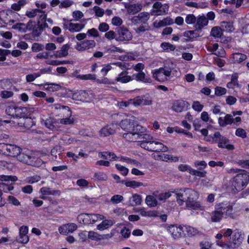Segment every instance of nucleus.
Returning <instances> with one entry per match:
<instances>
[{
	"instance_id": "obj_1",
	"label": "nucleus",
	"mask_w": 249,
	"mask_h": 249,
	"mask_svg": "<svg viewBox=\"0 0 249 249\" xmlns=\"http://www.w3.org/2000/svg\"><path fill=\"white\" fill-rule=\"evenodd\" d=\"M230 174L237 173L233 178L232 185L236 191L242 190L249 182V175L247 171L237 168H231L228 170Z\"/></svg>"
},
{
	"instance_id": "obj_2",
	"label": "nucleus",
	"mask_w": 249,
	"mask_h": 249,
	"mask_svg": "<svg viewBox=\"0 0 249 249\" xmlns=\"http://www.w3.org/2000/svg\"><path fill=\"white\" fill-rule=\"evenodd\" d=\"M120 126L124 130L127 132L123 134V137L127 139L128 137L132 139L134 137V134L137 132H142L144 129L142 127L139 125L137 122L130 119H125L122 120L120 123Z\"/></svg>"
},
{
	"instance_id": "obj_3",
	"label": "nucleus",
	"mask_w": 249,
	"mask_h": 249,
	"mask_svg": "<svg viewBox=\"0 0 249 249\" xmlns=\"http://www.w3.org/2000/svg\"><path fill=\"white\" fill-rule=\"evenodd\" d=\"M7 115L12 116L14 118H31V110L26 107H18L11 105L7 107L5 110Z\"/></svg>"
},
{
	"instance_id": "obj_4",
	"label": "nucleus",
	"mask_w": 249,
	"mask_h": 249,
	"mask_svg": "<svg viewBox=\"0 0 249 249\" xmlns=\"http://www.w3.org/2000/svg\"><path fill=\"white\" fill-rule=\"evenodd\" d=\"M243 239V235L241 231L238 230L234 231L232 237H230L228 242L221 240V241H217L216 244L219 246L226 249H234L242 243Z\"/></svg>"
},
{
	"instance_id": "obj_5",
	"label": "nucleus",
	"mask_w": 249,
	"mask_h": 249,
	"mask_svg": "<svg viewBox=\"0 0 249 249\" xmlns=\"http://www.w3.org/2000/svg\"><path fill=\"white\" fill-rule=\"evenodd\" d=\"M17 159L20 162L37 167L41 166L43 163L41 159L33 156L32 154L28 151L20 152Z\"/></svg>"
},
{
	"instance_id": "obj_6",
	"label": "nucleus",
	"mask_w": 249,
	"mask_h": 249,
	"mask_svg": "<svg viewBox=\"0 0 249 249\" xmlns=\"http://www.w3.org/2000/svg\"><path fill=\"white\" fill-rule=\"evenodd\" d=\"M172 70L170 67L164 66V67L155 70L153 73V76L159 81L163 82L167 80V77L170 76Z\"/></svg>"
},
{
	"instance_id": "obj_7",
	"label": "nucleus",
	"mask_w": 249,
	"mask_h": 249,
	"mask_svg": "<svg viewBox=\"0 0 249 249\" xmlns=\"http://www.w3.org/2000/svg\"><path fill=\"white\" fill-rule=\"evenodd\" d=\"M104 216L99 214L82 213L78 215V218L82 219L84 224H89L95 223L99 219H104Z\"/></svg>"
},
{
	"instance_id": "obj_8",
	"label": "nucleus",
	"mask_w": 249,
	"mask_h": 249,
	"mask_svg": "<svg viewBox=\"0 0 249 249\" xmlns=\"http://www.w3.org/2000/svg\"><path fill=\"white\" fill-rule=\"evenodd\" d=\"M189 188H185L184 189H175L173 191L176 196L177 201L179 205H182L184 202H186L187 196H190L189 193Z\"/></svg>"
},
{
	"instance_id": "obj_9",
	"label": "nucleus",
	"mask_w": 249,
	"mask_h": 249,
	"mask_svg": "<svg viewBox=\"0 0 249 249\" xmlns=\"http://www.w3.org/2000/svg\"><path fill=\"white\" fill-rule=\"evenodd\" d=\"M216 209L218 210L219 212L221 213L222 216L225 215L233 218L232 213V206L229 203H221L216 206Z\"/></svg>"
},
{
	"instance_id": "obj_10",
	"label": "nucleus",
	"mask_w": 249,
	"mask_h": 249,
	"mask_svg": "<svg viewBox=\"0 0 249 249\" xmlns=\"http://www.w3.org/2000/svg\"><path fill=\"white\" fill-rule=\"evenodd\" d=\"M117 36L116 37L117 41H129L132 38L131 33L126 28H120L117 30Z\"/></svg>"
},
{
	"instance_id": "obj_11",
	"label": "nucleus",
	"mask_w": 249,
	"mask_h": 249,
	"mask_svg": "<svg viewBox=\"0 0 249 249\" xmlns=\"http://www.w3.org/2000/svg\"><path fill=\"white\" fill-rule=\"evenodd\" d=\"M183 231L184 236L192 237L198 236L201 237L205 236V234L202 232L190 226H183Z\"/></svg>"
},
{
	"instance_id": "obj_12",
	"label": "nucleus",
	"mask_w": 249,
	"mask_h": 249,
	"mask_svg": "<svg viewBox=\"0 0 249 249\" xmlns=\"http://www.w3.org/2000/svg\"><path fill=\"white\" fill-rule=\"evenodd\" d=\"M46 17H43L41 19V22L39 20L38 23L35 25L33 28L32 35L34 36H39L42 33L44 29L48 27V24L46 23Z\"/></svg>"
},
{
	"instance_id": "obj_13",
	"label": "nucleus",
	"mask_w": 249,
	"mask_h": 249,
	"mask_svg": "<svg viewBox=\"0 0 249 249\" xmlns=\"http://www.w3.org/2000/svg\"><path fill=\"white\" fill-rule=\"evenodd\" d=\"M77 228V225L73 223L62 225L58 228L59 233L63 235H67L73 232Z\"/></svg>"
},
{
	"instance_id": "obj_14",
	"label": "nucleus",
	"mask_w": 249,
	"mask_h": 249,
	"mask_svg": "<svg viewBox=\"0 0 249 249\" xmlns=\"http://www.w3.org/2000/svg\"><path fill=\"white\" fill-rule=\"evenodd\" d=\"M168 231L171 234L175 239H178L183 236V226L171 225L168 229Z\"/></svg>"
},
{
	"instance_id": "obj_15",
	"label": "nucleus",
	"mask_w": 249,
	"mask_h": 249,
	"mask_svg": "<svg viewBox=\"0 0 249 249\" xmlns=\"http://www.w3.org/2000/svg\"><path fill=\"white\" fill-rule=\"evenodd\" d=\"M213 142H218V146L219 148H224L225 145L229 142V140L225 137L222 136L219 132H215L212 137Z\"/></svg>"
},
{
	"instance_id": "obj_16",
	"label": "nucleus",
	"mask_w": 249,
	"mask_h": 249,
	"mask_svg": "<svg viewBox=\"0 0 249 249\" xmlns=\"http://www.w3.org/2000/svg\"><path fill=\"white\" fill-rule=\"evenodd\" d=\"M96 43L93 40H86L82 42L81 43H77L75 48L79 51H84L93 48L95 46Z\"/></svg>"
},
{
	"instance_id": "obj_17",
	"label": "nucleus",
	"mask_w": 249,
	"mask_h": 249,
	"mask_svg": "<svg viewBox=\"0 0 249 249\" xmlns=\"http://www.w3.org/2000/svg\"><path fill=\"white\" fill-rule=\"evenodd\" d=\"M188 106V103L182 100H176L172 106L173 109L177 112H181L186 109Z\"/></svg>"
},
{
	"instance_id": "obj_18",
	"label": "nucleus",
	"mask_w": 249,
	"mask_h": 249,
	"mask_svg": "<svg viewBox=\"0 0 249 249\" xmlns=\"http://www.w3.org/2000/svg\"><path fill=\"white\" fill-rule=\"evenodd\" d=\"M151 147L153 148L150 151L155 152H166L168 150V147L162 143L153 140L151 142Z\"/></svg>"
},
{
	"instance_id": "obj_19",
	"label": "nucleus",
	"mask_w": 249,
	"mask_h": 249,
	"mask_svg": "<svg viewBox=\"0 0 249 249\" xmlns=\"http://www.w3.org/2000/svg\"><path fill=\"white\" fill-rule=\"evenodd\" d=\"M218 124L221 127H225L227 125L231 124L232 123L234 124V119L231 114H227L225 115V117H219L218 118Z\"/></svg>"
},
{
	"instance_id": "obj_20",
	"label": "nucleus",
	"mask_w": 249,
	"mask_h": 249,
	"mask_svg": "<svg viewBox=\"0 0 249 249\" xmlns=\"http://www.w3.org/2000/svg\"><path fill=\"white\" fill-rule=\"evenodd\" d=\"M208 18H206V17H199L196 20V23L195 27L197 30H200L202 27L207 25L208 19L213 20L215 17H207Z\"/></svg>"
},
{
	"instance_id": "obj_21",
	"label": "nucleus",
	"mask_w": 249,
	"mask_h": 249,
	"mask_svg": "<svg viewBox=\"0 0 249 249\" xmlns=\"http://www.w3.org/2000/svg\"><path fill=\"white\" fill-rule=\"evenodd\" d=\"M128 71H122L116 78L115 81L123 84L129 82L131 81L132 79L131 76L128 75Z\"/></svg>"
},
{
	"instance_id": "obj_22",
	"label": "nucleus",
	"mask_w": 249,
	"mask_h": 249,
	"mask_svg": "<svg viewBox=\"0 0 249 249\" xmlns=\"http://www.w3.org/2000/svg\"><path fill=\"white\" fill-rule=\"evenodd\" d=\"M132 80L135 79L137 81H142L144 83H151L152 82L151 78L146 77L145 73L142 71L133 74L132 76Z\"/></svg>"
},
{
	"instance_id": "obj_23",
	"label": "nucleus",
	"mask_w": 249,
	"mask_h": 249,
	"mask_svg": "<svg viewBox=\"0 0 249 249\" xmlns=\"http://www.w3.org/2000/svg\"><path fill=\"white\" fill-rule=\"evenodd\" d=\"M89 97V94L85 90H80L73 93L72 98L75 100L84 101Z\"/></svg>"
},
{
	"instance_id": "obj_24",
	"label": "nucleus",
	"mask_w": 249,
	"mask_h": 249,
	"mask_svg": "<svg viewBox=\"0 0 249 249\" xmlns=\"http://www.w3.org/2000/svg\"><path fill=\"white\" fill-rule=\"evenodd\" d=\"M70 49V45L68 44L63 45L60 50L55 52L53 56L56 58L63 57L68 54V50Z\"/></svg>"
},
{
	"instance_id": "obj_25",
	"label": "nucleus",
	"mask_w": 249,
	"mask_h": 249,
	"mask_svg": "<svg viewBox=\"0 0 249 249\" xmlns=\"http://www.w3.org/2000/svg\"><path fill=\"white\" fill-rule=\"evenodd\" d=\"M21 149L16 145L9 144L8 156L18 157L20 153Z\"/></svg>"
},
{
	"instance_id": "obj_26",
	"label": "nucleus",
	"mask_w": 249,
	"mask_h": 249,
	"mask_svg": "<svg viewBox=\"0 0 249 249\" xmlns=\"http://www.w3.org/2000/svg\"><path fill=\"white\" fill-rule=\"evenodd\" d=\"M142 7L141 4L137 3L131 4L128 6L127 11L128 14L135 15L142 10Z\"/></svg>"
},
{
	"instance_id": "obj_27",
	"label": "nucleus",
	"mask_w": 249,
	"mask_h": 249,
	"mask_svg": "<svg viewBox=\"0 0 249 249\" xmlns=\"http://www.w3.org/2000/svg\"><path fill=\"white\" fill-rule=\"evenodd\" d=\"M141 132H137L135 133L134 138L135 139H142L141 141L142 142H152L154 140V139L152 137L147 134H142Z\"/></svg>"
},
{
	"instance_id": "obj_28",
	"label": "nucleus",
	"mask_w": 249,
	"mask_h": 249,
	"mask_svg": "<svg viewBox=\"0 0 249 249\" xmlns=\"http://www.w3.org/2000/svg\"><path fill=\"white\" fill-rule=\"evenodd\" d=\"M86 21L84 20L80 23H73L71 22L69 23V30L71 32H78L82 29L85 25Z\"/></svg>"
},
{
	"instance_id": "obj_29",
	"label": "nucleus",
	"mask_w": 249,
	"mask_h": 249,
	"mask_svg": "<svg viewBox=\"0 0 249 249\" xmlns=\"http://www.w3.org/2000/svg\"><path fill=\"white\" fill-rule=\"evenodd\" d=\"M174 23L173 20L170 17H167L166 18H164L163 20L159 22H155L154 25L156 28H160L161 27L165 26L167 25H170Z\"/></svg>"
},
{
	"instance_id": "obj_30",
	"label": "nucleus",
	"mask_w": 249,
	"mask_h": 249,
	"mask_svg": "<svg viewBox=\"0 0 249 249\" xmlns=\"http://www.w3.org/2000/svg\"><path fill=\"white\" fill-rule=\"evenodd\" d=\"M196 200L191 201L190 203L186 204V207L189 209L194 210H202V206L198 201H196Z\"/></svg>"
},
{
	"instance_id": "obj_31",
	"label": "nucleus",
	"mask_w": 249,
	"mask_h": 249,
	"mask_svg": "<svg viewBox=\"0 0 249 249\" xmlns=\"http://www.w3.org/2000/svg\"><path fill=\"white\" fill-rule=\"evenodd\" d=\"M196 200L191 201L190 203L186 204V207L189 209L194 210H202V206L198 201H196Z\"/></svg>"
},
{
	"instance_id": "obj_32",
	"label": "nucleus",
	"mask_w": 249,
	"mask_h": 249,
	"mask_svg": "<svg viewBox=\"0 0 249 249\" xmlns=\"http://www.w3.org/2000/svg\"><path fill=\"white\" fill-rule=\"evenodd\" d=\"M99 155L101 158L106 160H116L117 159H118V158L114 153L110 152H101Z\"/></svg>"
},
{
	"instance_id": "obj_33",
	"label": "nucleus",
	"mask_w": 249,
	"mask_h": 249,
	"mask_svg": "<svg viewBox=\"0 0 249 249\" xmlns=\"http://www.w3.org/2000/svg\"><path fill=\"white\" fill-rule=\"evenodd\" d=\"M232 58L234 63H240L246 60L247 57L243 53H236L233 54Z\"/></svg>"
},
{
	"instance_id": "obj_34",
	"label": "nucleus",
	"mask_w": 249,
	"mask_h": 249,
	"mask_svg": "<svg viewBox=\"0 0 249 249\" xmlns=\"http://www.w3.org/2000/svg\"><path fill=\"white\" fill-rule=\"evenodd\" d=\"M121 182L123 184H124L126 187H130L133 188H136L143 185L142 182L136 181L135 180L127 181L122 180Z\"/></svg>"
},
{
	"instance_id": "obj_35",
	"label": "nucleus",
	"mask_w": 249,
	"mask_h": 249,
	"mask_svg": "<svg viewBox=\"0 0 249 249\" xmlns=\"http://www.w3.org/2000/svg\"><path fill=\"white\" fill-rule=\"evenodd\" d=\"M114 223L111 220H105L97 226V229L99 230H104L112 226Z\"/></svg>"
},
{
	"instance_id": "obj_36",
	"label": "nucleus",
	"mask_w": 249,
	"mask_h": 249,
	"mask_svg": "<svg viewBox=\"0 0 249 249\" xmlns=\"http://www.w3.org/2000/svg\"><path fill=\"white\" fill-rule=\"evenodd\" d=\"M40 192L43 195H59V192L56 190H51V188L48 187H42L40 190Z\"/></svg>"
},
{
	"instance_id": "obj_37",
	"label": "nucleus",
	"mask_w": 249,
	"mask_h": 249,
	"mask_svg": "<svg viewBox=\"0 0 249 249\" xmlns=\"http://www.w3.org/2000/svg\"><path fill=\"white\" fill-rule=\"evenodd\" d=\"M132 202L130 200V205L134 206V205H139L141 204L142 201V198L140 195L135 194H134L132 196Z\"/></svg>"
},
{
	"instance_id": "obj_38",
	"label": "nucleus",
	"mask_w": 249,
	"mask_h": 249,
	"mask_svg": "<svg viewBox=\"0 0 249 249\" xmlns=\"http://www.w3.org/2000/svg\"><path fill=\"white\" fill-rule=\"evenodd\" d=\"M189 193L190 194V196H187V199L186 201V204L189 203L191 201L196 200L198 197V194L195 190L190 189Z\"/></svg>"
},
{
	"instance_id": "obj_39",
	"label": "nucleus",
	"mask_w": 249,
	"mask_h": 249,
	"mask_svg": "<svg viewBox=\"0 0 249 249\" xmlns=\"http://www.w3.org/2000/svg\"><path fill=\"white\" fill-rule=\"evenodd\" d=\"M44 124L47 128L51 130H54L56 128L55 127L56 123L55 119L53 118H49V119H46L45 121Z\"/></svg>"
},
{
	"instance_id": "obj_40",
	"label": "nucleus",
	"mask_w": 249,
	"mask_h": 249,
	"mask_svg": "<svg viewBox=\"0 0 249 249\" xmlns=\"http://www.w3.org/2000/svg\"><path fill=\"white\" fill-rule=\"evenodd\" d=\"M145 202L150 207H155L157 205L158 201L156 198L152 196H147L145 199Z\"/></svg>"
},
{
	"instance_id": "obj_41",
	"label": "nucleus",
	"mask_w": 249,
	"mask_h": 249,
	"mask_svg": "<svg viewBox=\"0 0 249 249\" xmlns=\"http://www.w3.org/2000/svg\"><path fill=\"white\" fill-rule=\"evenodd\" d=\"M100 132L101 135L104 137L108 136L115 133L114 130L108 126L103 127Z\"/></svg>"
},
{
	"instance_id": "obj_42",
	"label": "nucleus",
	"mask_w": 249,
	"mask_h": 249,
	"mask_svg": "<svg viewBox=\"0 0 249 249\" xmlns=\"http://www.w3.org/2000/svg\"><path fill=\"white\" fill-rule=\"evenodd\" d=\"M63 150V147L60 144H58L53 147L51 152L52 156L56 157L57 155H60Z\"/></svg>"
},
{
	"instance_id": "obj_43",
	"label": "nucleus",
	"mask_w": 249,
	"mask_h": 249,
	"mask_svg": "<svg viewBox=\"0 0 249 249\" xmlns=\"http://www.w3.org/2000/svg\"><path fill=\"white\" fill-rule=\"evenodd\" d=\"M222 217L221 213L219 212L218 210L216 209V210L212 213L211 219L213 222H219Z\"/></svg>"
},
{
	"instance_id": "obj_44",
	"label": "nucleus",
	"mask_w": 249,
	"mask_h": 249,
	"mask_svg": "<svg viewBox=\"0 0 249 249\" xmlns=\"http://www.w3.org/2000/svg\"><path fill=\"white\" fill-rule=\"evenodd\" d=\"M14 189L13 186L12 184H9L8 183L2 182L0 183V190L4 191L5 193H8Z\"/></svg>"
},
{
	"instance_id": "obj_45",
	"label": "nucleus",
	"mask_w": 249,
	"mask_h": 249,
	"mask_svg": "<svg viewBox=\"0 0 249 249\" xmlns=\"http://www.w3.org/2000/svg\"><path fill=\"white\" fill-rule=\"evenodd\" d=\"M141 100L143 104V106H148L152 104V99L148 94H145L141 96Z\"/></svg>"
},
{
	"instance_id": "obj_46",
	"label": "nucleus",
	"mask_w": 249,
	"mask_h": 249,
	"mask_svg": "<svg viewBox=\"0 0 249 249\" xmlns=\"http://www.w3.org/2000/svg\"><path fill=\"white\" fill-rule=\"evenodd\" d=\"M183 36L189 38V41H192V39L199 36L196 31H187L184 33Z\"/></svg>"
},
{
	"instance_id": "obj_47",
	"label": "nucleus",
	"mask_w": 249,
	"mask_h": 249,
	"mask_svg": "<svg viewBox=\"0 0 249 249\" xmlns=\"http://www.w3.org/2000/svg\"><path fill=\"white\" fill-rule=\"evenodd\" d=\"M211 34L212 36L219 38L223 34L221 28L218 27H213L211 30Z\"/></svg>"
},
{
	"instance_id": "obj_48",
	"label": "nucleus",
	"mask_w": 249,
	"mask_h": 249,
	"mask_svg": "<svg viewBox=\"0 0 249 249\" xmlns=\"http://www.w3.org/2000/svg\"><path fill=\"white\" fill-rule=\"evenodd\" d=\"M18 180V178L16 176H7V175H0V180L2 182H9L11 181L12 182H15Z\"/></svg>"
},
{
	"instance_id": "obj_49",
	"label": "nucleus",
	"mask_w": 249,
	"mask_h": 249,
	"mask_svg": "<svg viewBox=\"0 0 249 249\" xmlns=\"http://www.w3.org/2000/svg\"><path fill=\"white\" fill-rule=\"evenodd\" d=\"M154 157L157 160H161L164 161H169L170 158H171L170 155L162 153L155 155Z\"/></svg>"
},
{
	"instance_id": "obj_50",
	"label": "nucleus",
	"mask_w": 249,
	"mask_h": 249,
	"mask_svg": "<svg viewBox=\"0 0 249 249\" xmlns=\"http://www.w3.org/2000/svg\"><path fill=\"white\" fill-rule=\"evenodd\" d=\"M147 17H133L131 20L134 24L144 23L145 21L143 20H147L148 19Z\"/></svg>"
},
{
	"instance_id": "obj_51",
	"label": "nucleus",
	"mask_w": 249,
	"mask_h": 249,
	"mask_svg": "<svg viewBox=\"0 0 249 249\" xmlns=\"http://www.w3.org/2000/svg\"><path fill=\"white\" fill-rule=\"evenodd\" d=\"M9 144L0 143V154L8 156Z\"/></svg>"
},
{
	"instance_id": "obj_52",
	"label": "nucleus",
	"mask_w": 249,
	"mask_h": 249,
	"mask_svg": "<svg viewBox=\"0 0 249 249\" xmlns=\"http://www.w3.org/2000/svg\"><path fill=\"white\" fill-rule=\"evenodd\" d=\"M161 47L164 51H174L176 47L169 43L163 42L160 45Z\"/></svg>"
},
{
	"instance_id": "obj_53",
	"label": "nucleus",
	"mask_w": 249,
	"mask_h": 249,
	"mask_svg": "<svg viewBox=\"0 0 249 249\" xmlns=\"http://www.w3.org/2000/svg\"><path fill=\"white\" fill-rule=\"evenodd\" d=\"M141 96H137L133 99H130L128 100V103L134 105L135 106H143V104L141 100Z\"/></svg>"
},
{
	"instance_id": "obj_54",
	"label": "nucleus",
	"mask_w": 249,
	"mask_h": 249,
	"mask_svg": "<svg viewBox=\"0 0 249 249\" xmlns=\"http://www.w3.org/2000/svg\"><path fill=\"white\" fill-rule=\"evenodd\" d=\"M221 26L226 31H231L233 28L232 23L231 22L222 21L221 22Z\"/></svg>"
},
{
	"instance_id": "obj_55",
	"label": "nucleus",
	"mask_w": 249,
	"mask_h": 249,
	"mask_svg": "<svg viewBox=\"0 0 249 249\" xmlns=\"http://www.w3.org/2000/svg\"><path fill=\"white\" fill-rule=\"evenodd\" d=\"M44 49L43 45L37 43H34L32 45V50L33 52H37Z\"/></svg>"
},
{
	"instance_id": "obj_56",
	"label": "nucleus",
	"mask_w": 249,
	"mask_h": 249,
	"mask_svg": "<svg viewBox=\"0 0 249 249\" xmlns=\"http://www.w3.org/2000/svg\"><path fill=\"white\" fill-rule=\"evenodd\" d=\"M94 177L99 180L105 181L107 179V175L104 172L95 173Z\"/></svg>"
},
{
	"instance_id": "obj_57",
	"label": "nucleus",
	"mask_w": 249,
	"mask_h": 249,
	"mask_svg": "<svg viewBox=\"0 0 249 249\" xmlns=\"http://www.w3.org/2000/svg\"><path fill=\"white\" fill-rule=\"evenodd\" d=\"M29 237L27 235H19L17 237V241L20 243L25 244L29 241Z\"/></svg>"
},
{
	"instance_id": "obj_58",
	"label": "nucleus",
	"mask_w": 249,
	"mask_h": 249,
	"mask_svg": "<svg viewBox=\"0 0 249 249\" xmlns=\"http://www.w3.org/2000/svg\"><path fill=\"white\" fill-rule=\"evenodd\" d=\"M115 166H116V168L119 171H120V172L121 173V174L125 176L127 175V174L128 173V169L127 168L124 167L120 164H116L115 165Z\"/></svg>"
},
{
	"instance_id": "obj_59",
	"label": "nucleus",
	"mask_w": 249,
	"mask_h": 249,
	"mask_svg": "<svg viewBox=\"0 0 249 249\" xmlns=\"http://www.w3.org/2000/svg\"><path fill=\"white\" fill-rule=\"evenodd\" d=\"M168 6L167 5H162L161 7V9L157 10V13L156 14V16H160V15H166L168 14Z\"/></svg>"
},
{
	"instance_id": "obj_60",
	"label": "nucleus",
	"mask_w": 249,
	"mask_h": 249,
	"mask_svg": "<svg viewBox=\"0 0 249 249\" xmlns=\"http://www.w3.org/2000/svg\"><path fill=\"white\" fill-rule=\"evenodd\" d=\"M194 164L195 167L200 170L204 169L207 165L206 162L204 160L196 161L195 162Z\"/></svg>"
},
{
	"instance_id": "obj_61",
	"label": "nucleus",
	"mask_w": 249,
	"mask_h": 249,
	"mask_svg": "<svg viewBox=\"0 0 249 249\" xmlns=\"http://www.w3.org/2000/svg\"><path fill=\"white\" fill-rule=\"evenodd\" d=\"M124 197L121 195H116L113 196L111 198V201L114 204H117L122 201Z\"/></svg>"
},
{
	"instance_id": "obj_62",
	"label": "nucleus",
	"mask_w": 249,
	"mask_h": 249,
	"mask_svg": "<svg viewBox=\"0 0 249 249\" xmlns=\"http://www.w3.org/2000/svg\"><path fill=\"white\" fill-rule=\"evenodd\" d=\"M120 233L124 238H128L130 235L131 231L129 229L124 227L121 230Z\"/></svg>"
},
{
	"instance_id": "obj_63",
	"label": "nucleus",
	"mask_w": 249,
	"mask_h": 249,
	"mask_svg": "<svg viewBox=\"0 0 249 249\" xmlns=\"http://www.w3.org/2000/svg\"><path fill=\"white\" fill-rule=\"evenodd\" d=\"M226 93V89L220 87H216L215 89V94L216 96H221Z\"/></svg>"
},
{
	"instance_id": "obj_64",
	"label": "nucleus",
	"mask_w": 249,
	"mask_h": 249,
	"mask_svg": "<svg viewBox=\"0 0 249 249\" xmlns=\"http://www.w3.org/2000/svg\"><path fill=\"white\" fill-rule=\"evenodd\" d=\"M193 108L198 112H200L203 107V106L201 105L198 101L194 102L192 105Z\"/></svg>"
}]
</instances>
